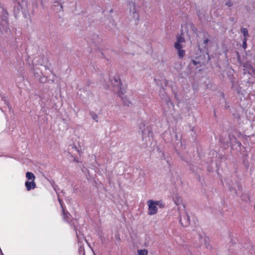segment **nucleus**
<instances>
[{"instance_id": "1", "label": "nucleus", "mask_w": 255, "mask_h": 255, "mask_svg": "<svg viewBox=\"0 0 255 255\" xmlns=\"http://www.w3.org/2000/svg\"><path fill=\"white\" fill-rule=\"evenodd\" d=\"M114 83H113V81H112V83L113 84H114V86H116L115 84L117 83V86L118 89V94L119 96L124 101L125 104H126V101H125V98L126 99V97H124V93L125 92V88L123 86V84H122L119 77H116L114 78Z\"/></svg>"}, {"instance_id": "2", "label": "nucleus", "mask_w": 255, "mask_h": 255, "mask_svg": "<svg viewBox=\"0 0 255 255\" xmlns=\"http://www.w3.org/2000/svg\"><path fill=\"white\" fill-rule=\"evenodd\" d=\"M148 214L149 215H153L157 213L158 209L155 204V201L152 200H149L147 201Z\"/></svg>"}, {"instance_id": "3", "label": "nucleus", "mask_w": 255, "mask_h": 255, "mask_svg": "<svg viewBox=\"0 0 255 255\" xmlns=\"http://www.w3.org/2000/svg\"><path fill=\"white\" fill-rule=\"evenodd\" d=\"M177 41L175 43L174 47H177L180 48V46H183L182 43L185 42V40L183 36V34L181 33L180 35H178L176 37Z\"/></svg>"}, {"instance_id": "4", "label": "nucleus", "mask_w": 255, "mask_h": 255, "mask_svg": "<svg viewBox=\"0 0 255 255\" xmlns=\"http://www.w3.org/2000/svg\"><path fill=\"white\" fill-rule=\"evenodd\" d=\"M230 137V143L232 146L237 145L239 147H240L242 146L241 142L238 140L236 138V137L234 135H229Z\"/></svg>"}, {"instance_id": "5", "label": "nucleus", "mask_w": 255, "mask_h": 255, "mask_svg": "<svg viewBox=\"0 0 255 255\" xmlns=\"http://www.w3.org/2000/svg\"><path fill=\"white\" fill-rule=\"evenodd\" d=\"M26 189L28 191L32 189H34L36 187V183L34 182V180H31V181H26L25 183Z\"/></svg>"}, {"instance_id": "6", "label": "nucleus", "mask_w": 255, "mask_h": 255, "mask_svg": "<svg viewBox=\"0 0 255 255\" xmlns=\"http://www.w3.org/2000/svg\"><path fill=\"white\" fill-rule=\"evenodd\" d=\"M175 48L177 51V54H178V57L180 59H182L185 54V50L182 49L183 46H180V48L177 47H175Z\"/></svg>"}, {"instance_id": "7", "label": "nucleus", "mask_w": 255, "mask_h": 255, "mask_svg": "<svg viewBox=\"0 0 255 255\" xmlns=\"http://www.w3.org/2000/svg\"><path fill=\"white\" fill-rule=\"evenodd\" d=\"M62 214H63V219L66 222H69V220H70V217H71V215L70 214V213L68 211H66L65 210V209H62Z\"/></svg>"}, {"instance_id": "8", "label": "nucleus", "mask_w": 255, "mask_h": 255, "mask_svg": "<svg viewBox=\"0 0 255 255\" xmlns=\"http://www.w3.org/2000/svg\"><path fill=\"white\" fill-rule=\"evenodd\" d=\"M26 177L28 180H34L35 179L34 174L29 171L26 173Z\"/></svg>"}, {"instance_id": "9", "label": "nucleus", "mask_w": 255, "mask_h": 255, "mask_svg": "<svg viewBox=\"0 0 255 255\" xmlns=\"http://www.w3.org/2000/svg\"><path fill=\"white\" fill-rule=\"evenodd\" d=\"M186 216H187V220H185V223H183L182 218L181 217L180 218L179 222H180V224L183 226H187L188 224H189V222H190L189 217L187 215Z\"/></svg>"}, {"instance_id": "10", "label": "nucleus", "mask_w": 255, "mask_h": 255, "mask_svg": "<svg viewBox=\"0 0 255 255\" xmlns=\"http://www.w3.org/2000/svg\"><path fill=\"white\" fill-rule=\"evenodd\" d=\"M137 252L138 255H148V251L146 249L138 250Z\"/></svg>"}, {"instance_id": "11", "label": "nucleus", "mask_w": 255, "mask_h": 255, "mask_svg": "<svg viewBox=\"0 0 255 255\" xmlns=\"http://www.w3.org/2000/svg\"><path fill=\"white\" fill-rule=\"evenodd\" d=\"M241 32L244 34L245 38H247L249 36L248 30L246 28H242Z\"/></svg>"}, {"instance_id": "12", "label": "nucleus", "mask_w": 255, "mask_h": 255, "mask_svg": "<svg viewBox=\"0 0 255 255\" xmlns=\"http://www.w3.org/2000/svg\"><path fill=\"white\" fill-rule=\"evenodd\" d=\"M155 204H156V206H158L159 208H163L164 206L162 202L160 201H155Z\"/></svg>"}, {"instance_id": "13", "label": "nucleus", "mask_w": 255, "mask_h": 255, "mask_svg": "<svg viewBox=\"0 0 255 255\" xmlns=\"http://www.w3.org/2000/svg\"><path fill=\"white\" fill-rule=\"evenodd\" d=\"M247 38H244V39L243 40L242 46H243V48L245 50L246 49V48H247Z\"/></svg>"}, {"instance_id": "14", "label": "nucleus", "mask_w": 255, "mask_h": 255, "mask_svg": "<svg viewBox=\"0 0 255 255\" xmlns=\"http://www.w3.org/2000/svg\"><path fill=\"white\" fill-rule=\"evenodd\" d=\"M72 148L74 149L76 151H77L80 155L81 152L80 151L78 148L74 144L72 145Z\"/></svg>"}, {"instance_id": "15", "label": "nucleus", "mask_w": 255, "mask_h": 255, "mask_svg": "<svg viewBox=\"0 0 255 255\" xmlns=\"http://www.w3.org/2000/svg\"><path fill=\"white\" fill-rule=\"evenodd\" d=\"M92 118L93 119L96 121V122H98V116L95 114H93L92 115Z\"/></svg>"}, {"instance_id": "16", "label": "nucleus", "mask_w": 255, "mask_h": 255, "mask_svg": "<svg viewBox=\"0 0 255 255\" xmlns=\"http://www.w3.org/2000/svg\"><path fill=\"white\" fill-rule=\"evenodd\" d=\"M209 41V40L208 38H206L204 40L203 43L204 44H207Z\"/></svg>"}, {"instance_id": "17", "label": "nucleus", "mask_w": 255, "mask_h": 255, "mask_svg": "<svg viewBox=\"0 0 255 255\" xmlns=\"http://www.w3.org/2000/svg\"><path fill=\"white\" fill-rule=\"evenodd\" d=\"M58 200H59L60 204L61 206L62 209H64V208L63 207V202H62V200L59 199H58Z\"/></svg>"}, {"instance_id": "18", "label": "nucleus", "mask_w": 255, "mask_h": 255, "mask_svg": "<svg viewBox=\"0 0 255 255\" xmlns=\"http://www.w3.org/2000/svg\"><path fill=\"white\" fill-rule=\"evenodd\" d=\"M226 4L229 6H231L233 5V3L232 2L229 1L226 2Z\"/></svg>"}, {"instance_id": "19", "label": "nucleus", "mask_w": 255, "mask_h": 255, "mask_svg": "<svg viewBox=\"0 0 255 255\" xmlns=\"http://www.w3.org/2000/svg\"><path fill=\"white\" fill-rule=\"evenodd\" d=\"M192 63L194 65H196L198 63V62H196V61H195V60H192Z\"/></svg>"}, {"instance_id": "20", "label": "nucleus", "mask_w": 255, "mask_h": 255, "mask_svg": "<svg viewBox=\"0 0 255 255\" xmlns=\"http://www.w3.org/2000/svg\"><path fill=\"white\" fill-rule=\"evenodd\" d=\"M73 161L76 162H77V163L79 162V160H78V159H77V157H74Z\"/></svg>"}, {"instance_id": "21", "label": "nucleus", "mask_w": 255, "mask_h": 255, "mask_svg": "<svg viewBox=\"0 0 255 255\" xmlns=\"http://www.w3.org/2000/svg\"><path fill=\"white\" fill-rule=\"evenodd\" d=\"M148 132H149L148 134H149V132H150V130H148Z\"/></svg>"}]
</instances>
